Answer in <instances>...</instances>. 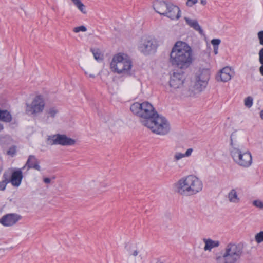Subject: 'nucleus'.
Returning <instances> with one entry per match:
<instances>
[{
    "label": "nucleus",
    "mask_w": 263,
    "mask_h": 263,
    "mask_svg": "<svg viewBox=\"0 0 263 263\" xmlns=\"http://www.w3.org/2000/svg\"><path fill=\"white\" fill-rule=\"evenodd\" d=\"M191 47L185 42H177L170 53V62L180 69L189 67L193 62Z\"/></svg>",
    "instance_id": "nucleus-1"
},
{
    "label": "nucleus",
    "mask_w": 263,
    "mask_h": 263,
    "mask_svg": "<svg viewBox=\"0 0 263 263\" xmlns=\"http://www.w3.org/2000/svg\"><path fill=\"white\" fill-rule=\"evenodd\" d=\"M244 253L242 245L230 242L220 252L214 254V263H240Z\"/></svg>",
    "instance_id": "nucleus-2"
},
{
    "label": "nucleus",
    "mask_w": 263,
    "mask_h": 263,
    "mask_svg": "<svg viewBox=\"0 0 263 263\" xmlns=\"http://www.w3.org/2000/svg\"><path fill=\"white\" fill-rule=\"evenodd\" d=\"M153 8L157 13L172 20L178 19L180 17L179 8L170 2L155 1L153 3Z\"/></svg>",
    "instance_id": "nucleus-3"
},
{
    "label": "nucleus",
    "mask_w": 263,
    "mask_h": 263,
    "mask_svg": "<svg viewBox=\"0 0 263 263\" xmlns=\"http://www.w3.org/2000/svg\"><path fill=\"white\" fill-rule=\"evenodd\" d=\"M142 123L154 133L158 135H166L170 130L168 121L164 117L160 116L158 114L152 120H143Z\"/></svg>",
    "instance_id": "nucleus-4"
},
{
    "label": "nucleus",
    "mask_w": 263,
    "mask_h": 263,
    "mask_svg": "<svg viewBox=\"0 0 263 263\" xmlns=\"http://www.w3.org/2000/svg\"><path fill=\"white\" fill-rule=\"evenodd\" d=\"M234 133L231 135V145L230 152L233 161L238 165L247 168L249 167L252 163V157L251 153L249 151H242L240 149L233 146V137Z\"/></svg>",
    "instance_id": "nucleus-5"
},
{
    "label": "nucleus",
    "mask_w": 263,
    "mask_h": 263,
    "mask_svg": "<svg viewBox=\"0 0 263 263\" xmlns=\"http://www.w3.org/2000/svg\"><path fill=\"white\" fill-rule=\"evenodd\" d=\"M130 109L133 114L144 119V120H152L158 114L153 106L146 101L141 103L135 102L130 106Z\"/></svg>",
    "instance_id": "nucleus-6"
},
{
    "label": "nucleus",
    "mask_w": 263,
    "mask_h": 263,
    "mask_svg": "<svg viewBox=\"0 0 263 263\" xmlns=\"http://www.w3.org/2000/svg\"><path fill=\"white\" fill-rule=\"evenodd\" d=\"M132 61L121 54L115 55L110 63L112 71L118 73H129L132 68Z\"/></svg>",
    "instance_id": "nucleus-7"
},
{
    "label": "nucleus",
    "mask_w": 263,
    "mask_h": 263,
    "mask_svg": "<svg viewBox=\"0 0 263 263\" xmlns=\"http://www.w3.org/2000/svg\"><path fill=\"white\" fill-rule=\"evenodd\" d=\"M45 103L42 96H36L32 100L31 103H26V112L29 115H36L43 111Z\"/></svg>",
    "instance_id": "nucleus-8"
},
{
    "label": "nucleus",
    "mask_w": 263,
    "mask_h": 263,
    "mask_svg": "<svg viewBox=\"0 0 263 263\" xmlns=\"http://www.w3.org/2000/svg\"><path fill=\"white\" fill-rule=\"evenodd\" d=\"M48 144L61 145L63 146L73 145L76 143L74 139L68 137L65 135L55 134L49 136L47 139Z\"/></svg>",
    "instance_id": "nucleus-9"
},
{
    "label": "nucleus",
    "mask_w": 263,
    "mask_h": 263,
    "mask_svg": "<svg viewBox=\"0 0 263 263\" xmlns=\"http://www.w3.org/2000/svg\"><path fill=\"white\" fill-rule=\"evenodd\" d=\"M185 80L184 72L180 70L174 71L170 77L169 82L170 86L172 88V91H175L176 89H180Z\"/></svg>",
    "instance_id": "nucleus-10"
},
{
    "label": "nucleus",
    "mask_w": 263,
    "mask_h": 263,
    "mask_svg": "<svg viewBox=\"0 0 263 263\" xmlns=\"http://www.w3.org/2000/svg\"><path fill=\"white\" fill-rule=\"evenodd\" d=\"M157 47L156 40L152 37H146L139 46V50L144 54H148L151 52H155Z\"/></svg>",
    "instance_id": "nucleus-11"
},
{
    "label": "nucleus",
    "mask_w": 263,
    "mask_h": 263,
    "mask_svg": "<svg viewBox=\"0 0 263 263\" xmlns=\"http://www.w3.org/2000/svg\"><path fill=\"white\" fill-rule=\"evenodd\" d=\"M187 176L180 178L174 184L175 191L183 196H191L189 191L190 186Z\"/></svg>",
    "instance_id": "nucleus-12"
},
{
    "label": "nucleus",
    "mask_w": 263,
    "mask_h": 263,
    "mask_svg": "<svg viewBox=\"0 0 263 263\" xmlns=\"http://www.w3.org/2000/svg\"><path fill=\"white\" fill-rule=\"evenodd\" d=\"M191 195H194L202 191L203 183L201 180L193 175L187 176Z\"/></svg>",
    "instance_id": "nucleus-13"
},
{
    "label": "nucleus",
    "mask_w": 263,
    "mask_h": 263,
    "mask_svg": "<svg viewBox=\"0 0 263 263\" xmlns=\"http://www.w3.org/2000/svg\"><path fill=\"white\" fill-rule=\"evenodd\" d=\"M21 219V216L16 213L7 214L0 219V223L5 227H11Z\"/></svg>",
    "instance_id": "nucleus-14"
},
{
    "label": "nucleus",
    "mask_w": 263,
    "mask_h": 263,
    "mask_svg": "<svg viewBox=\"0 0 263 263\" xmlns=\"http://www.w3.org/2000/svg\"><path fill=\"white\" fill-rule=\"evenodd\" d=\"M5 173H9L10 174L9 181L13 185L17 187L21 184L23 179V174L20 170L14 171L13 173L10 171H7Z\"/></svg>",
    "instance_id": "nucleus-15"
},
{
    "label": "nucleus",
    "mask_w": 263,
    "mask_h": 263,
    "mask_svg": "<svg viewBox=\"0 0 263 263\" xmlns=\"http://www.w3.org/2000/svg\"><path fill=\"white\" fill-rule=\"evenodd\" d=\"M173 92L176 94L177 98L180 99H185L189 97L195 96L193 89L191 90L190 88L184 86L183 85L180 89H176Z\"/></svg>",
    "instance_id": "nucleus-16"
},
{
    "label": "nucleus",
    "mask_w": 263,
    "mask_h": 263,
    "mask_svg": "<svg viewBox=\"0 0 263 263\" xmlns=\"http://www.w3.org/2000/svg\"><path fill=\"white\" fill-rule=\"evenodd\" d=\"M233 72L229 67H225L222 68L217 76V80L222 82H227L231 79Z\"/></svg>",
    "instance_id": "nucleus-17"
},
{
    "label": "nucleus",
    "mask_w": 263,
    "mask_h": 263,
    "mask_svg": "<svg viewBox=\"0 0 263 263\" xmlns=\"http://www.w3.org/2000/svg\"><path fill=\"white\" fill-rule=\"evenodd\" d=\"M202 240L205 245L203 248L205 251L211 252L212 249L218 247L220 245L219 240H214L211 238H203Z\"/></svg>",
    "instance_id": "nucleus-18"
},
{
    "label": "nucleus",
    "mask_w": 263,
    "mask_h": 263,
    "mask_svg": "<svg viewBox=\"0 0 263 263\" xmlns=\"http://www.w3.org/2000/svg\"><path fill=\"white\" fill-rule=\"evenodd\" d=\"M28 168H33L38 171H41L39 161L34 155H29L26 163Z\"/></svg>",
    "instance_id": "nucleus-19"
},
{
    "label": "nucleus",
    "mask_w": 263,
    "mask_h": 263,
    "mask_svg": "<svg viewBox=\"0 0 263 263\" xmlns=\"http://www.w3.org/2000/svg\"><path fill=\"white\" fill-rule=\"evenodd\" d=\"M210 78V73L208 70L203 69L199 71L196 76V79L202 82L204 84H208V81Z\"/></svg>",
    "instance_id": "nucleus-20"
},
{
    "label": "nucleus",
    "mask_w": 263,
    "mask_h": 263,
    "mask_svg": "<svg viewBox=\"0 0 263 263\" xmlns=\"http://www.w3.org/2000/svg\"><path fill=\"white\" fill-rule=\"evenodd\" d=\"M184 20L186 23L190 26V27L193 28L196 31H198L200 34H203V31L196 20H192L187 17H185Z\"/></svg>",
    "instance_id": "nucleus-21"
},
{
    "label": "nucleus",
    "mask_w": 263,
    "mask_h": 263,
    "mask_svg": "<svg viewBox=\"0 0 263 263\" xmlns=\"http://www.w3.org/2000/svg\"><path fill=\"white\" fill-rule=\"evenodd\" d=\"M228 198L230 202L238 203L240 202V198L236 189H232L228 193Z\"/></svg>",
    "instance_id": "nucleus-22"
},
{
    "label": "nucleus",
    "mask_w": 263,
    "mask_h": 263,
    "mask_svg": "<svg viewBox=\"0 0 263 263\" xmlns=\"http://www.w3.org/2000/svg\"><path fill=\"white\" fill-rule=\"evenodd\" d=\"M207 84H204L196 79V81L193 87V90L195 95L201 92L206 86Z\"/></svg>",
    "instance_id": "nucleus-23"
},
{
    "label": "nucleus",
    "mask_w": 263,
    "mask_h": 263,
    "mask_svg": "<svg viewBox=\"0 0 263 263\" xmlns=\"http://www.w3.org/2000/svg\"><path fill=\"white\" fill-rule=\"evenodd\" d=\"M12 117L9 111L7 110L0 109V120L9 123L12 121Z\"/></svg>",
    "instance_id": "nucleus-24"
},
{
    "label": "nucleus",
    "mask_w": 263,
    "mask_h": 263,
    "mask_svg": "<svg viewBox=\"0 0 263 263\" xmlns=\"http://www.w3.org/2000/svg\"><path fill=\"white\" fill-rule=\"evenodd\" d=\"M10 174L9 173H4L3 175V180L0 181V190L4 191L5 190L6 185L9 183V178Z\"/></svg>",
    "instance_id": "nucleus-25"
},
{
    "label": "nucleus",
    "mask_w": 263,
    "mask_h": 263,
    "mask_svg": "<svg viewBox=\"0 0 263 263\" xmlns=\"http://www.w3.org/2000/svg\"><path fill=\"white\" fill-rule=\"evenodd\" d=\"M58 113L59 110L57 107H51L46 110L47 118L48 119L49 117L54 118Z\"/></svg>",
    "instance_id": "nucleus-26"
},
{
    "label": "nucleus",
    "mask_w": 263,
    "mask_h": 263,
    "mask_svg": "<svg viewBox=\"0 0 263 263\" xmlns=\"http://www.w3.org/2000/svg\"><path fill=\"white\" fill-rule=\"evenodd\" d=\"M73 4L78 7V8L84 14L86 13L85 9V6L81 2L80 0H71Z\"/></svg>",
    "instance_id": "nucleus-27"
},
{
    "label": "nucleus",
    "mask_w": 263,
    "mask_h": 263,
    "mask_svg": "<svg viewBox=\"0 0 263 263\" xmlns=\"http://www.w3.org/2000/svg\"><path fill=\"white\" fill-rule=\"evenodd\" d=\"M73 4L78 7V8L84 14L86 13L85 9V6L81 2L80 0H71Z\"/></svg>",
    "instance_id": "nucleus-28"
},
{
    "label": "nucleus",
    "mask_w": 263,
    "mask_h": 263,
    "mask_svg": "<svg viewBox=\"0 0 263 263\" xmlns=\"http://www.w3.org/2000/svg\"><path fill=\"white\" fill-rule=\"evenodd\" d=\"M91 51L92 52L94 58L97 60H102V57L101 55L100 51L98 48H91Z\"/></svg>",
    "instance_id": "nucleus-29"
},
{
    "label": "nucleus",
    "mask_w": 263,
    "mask_h": 263,
    "mask_svg": "<svg viewBox=\"0 0 263 263\" xmlns=\"http://www.w3.org/2000/svg\"><path fill=\"white\" fill-rule=\"evenodd\" d=\"M253 98L252 97L249 96L245 98V105L248 107L250 108L253 105Z\"/></svg>",
    "instance_id": "nucleus-30"
},
{
    "label": "nucleus",
    "mask_w": 263,
    "mask_h": 263,
    "mask_svg": "<svg viewBox=\"0 0 263 263\" xmlns=\"http://www.w3.org/2000/svg\"><path fill=\"white\" fill-rule=\"evenodd\" d=\"M255 239L258 243L263 242V231L259 232L255 235Z\"/></svg>",
    "instance_id": "nucleus-31"
},
{
    "label": "nucleus",
    "mask_w": 263,
    "mask_h": 263,
    "mask_svg": "<svg viewBox=\"0 0 263 263\" xmlns=\"http://www.w3.org/2000/svg\"><path fill=\"white\" fill-rule=\"evenodd\" d=\"M185 157L184 156V154L180 153V152H176L174 154V161L175 162H177L179 160L181 159L182 158Z\"/></svg>",
    "instance_id": "nucleus-32"
},
{
    "label": "nucleus",
    "mask_w": 263,
    "mask_h": 263,
    "mask_svg": "<svg viewBox=\"0 0 263 263\" xmlns=\"http://www.w3.org/2000/svg\"><path fill=\"white\" fill-rule=\"evenodd\" d=\"M253 205L256 208L263 209V202L259 200H255L253 201Z\"/></svg>",
    "instance_id": "nucleus-33"
},
{
    "label": "nucleus",
    "mask_w": 263,
    "mask_h": 263,
    "mask_svg": "<svg viewBox=\"0 0 263 263\" xmlns=\"http://www.w3.org/2000/svg\"><path fill=\"white\" fill-rule=\"evenodd\" d=\"M87 31V28L84 26H80L79 27H74L73 29V31L75 33H78L80 31L85 32Z\"/></svg>",
    "instance_id": "nucleus-34"
},
{
    "label": "nucleus",
    "mask_w": 263,
    "mask_h": 263,
    "mask_svg": "<svg viewBox=\"0 0 263 263\" xmlns=\"http://www.w3.org/2000/svg\"><path fill=\"white\" fill-rule=\"evenodd\" d=\"M16 152V147L15 146H12L10 147L8 150L7 154L8 155L13 156Z\"/></svg>",
    "instance_id": "nucleus-35"
},
{
    "label": "nucleus",
    "mask_w": 263,
    "mask_h": 263,
    "mask_svg": "<svg viewBox=\"0 0 263 263\" xmlns=\"http://www.w3.org/2000/svg\"><path fill=\"white\" fill-rule=\"evenodd\" d=\"M221 42V40L218 39H213L211 41V44L213 45L214 47H218V45L220 44Z\"/></svg>",
    "instance_id": "nucleus-36"
},
{
    "label": "nucleus",
    "mask_w": 263,
    "mask_h": 263,
    "mask_svg": "<svg viewBox=\"0 0 263 263\" xmlns=\"http://www.w3.org/2000/svg\"><path fill=\"white\" fill-rule=\"evenodd\" d=\"M259 61L261 64H263V48H262L259 51Z\"/></svg>",
    "instance_id": "nucleus-37"
},
{
    "label": "nucleus",
    "mask_w": 263,
    "mask_h": 263,
    "mask_svg": "<svg viewBox=\"0 0 263 263\" xmlns=\"http://www.w3.org/2000/svg\"><path fill=\"white\" fill-rule=\"evenodd\" d=\"M258 37L260 44L263 46V31H259L258 33Z\"/></svg>",
    "instance_id": "nucleus-38"
},
{
    "label": "nucleus",
    "mask_w": 263,
    "mask_h": 263,
    "mask_svg": "<svg viewBox=\"0 0 263 263\" xmlns=\"http://www.w3.org/2000/svg\"><path fill=\"white\" fill-rule=\"evenodd\" d=\"M186 5L189 7H192L198 2L197 0H187Z\"/></svg>",
    "instance_id": "nucleus-39"
},
{
    "label": "nucleus",
    "mask_w": 263,
    "mask_h": 263,
    "mask_svg": "<svg viewBox=\"0 0 263 263\" xmlns=\"http://www.w3.org/2000/svg\"><path fill=\"white\" fill-rule=\"evenodd\" d=\"M193 151V149L192 148L187 149V151H186V152L184 154H183L184 157H188L190 156L191 155Z\"/></svg>",
    "instance_id": "nucleus-40"
},
{
    "label": "nucleus",
    "mask_w": 263,
    "mask_h": 263,
    "mask_svg": "<svg viewBox=\"0 0 263 263\" xmlns=\"http://www.w3.org/2000/svg\"><path fill=\"white\" fill-rule=\"evenodd\" d=\"M139 253V251L137 250V249L134 250L133 251L130 250L129 252L130 255H133L134 256H137Z\"/></svg>",
    "instance_id": "nucleus-41"
},
{
    "label": "nucleus",
    "mask_w": 263,
    "mask_h": 263,
    "mask_svg": "<svg viewBox=\"0 0 263 263\" xmlns=\"http://www.w3.org/2000/svg\"><path fill=\"white\" fill-rule=\"evenodd\" d=\"M43 181L47 184H49L51 182V179L49 178H44L43 179Z\"/></svg>",
    "instance_id": "nucleus-42"
},
{
    "label": "nucleus",
    "mask_w": 263,
    "mask_h": 263,
    "mask_svg": "<svg viewBox=\"0 0 263 263\" xmlns=\"http://www.w3.org/2000/svg\"><path fill=\"white\" fill-rule=\"evenodd\" d=\"M213 49L215 54H217L218 53V47H214Z\"/></svg>",
    "instance_id": "nucleus-43"
},
{
    "label": "nucleus",
    "mask_w": 263,
    "mask_h": 263,
    "mask_svg": "<svg viewBox=\"0 0 263 263\" xmlns=\"http://www.w3.org/2000/svg\"><path fill=\"white\" fill-rule=\"evenodd\" d=\"M259 70L260 74L263 76V64H261V66L259 67Z\"/></svg>",
    "instance_id": "nucleus-44"
},
{
    "label": "nucleus",
    "mask_w": 263,
    "mask_h": 263,
    "mask_svg": "<svg viewBox=\"0 0 263 263\" xmlns=\"http://www.w3.org/2000/svg\"><path fill=\"white\" fill-rule=\"evenodd\" d=\"M200 3H201L202 5H206V0H201V1H200Z\"/></svg>",
    "instance_id": "nucleus-45"
},
{
    "label": "nucleus",
    "mask_w": 263,
    "mask_h": 263,
    "mask_svg": "<svg viewBox=\"0 0 263 263\" xmlns=\"http://www.w3.org/2000/svg\"><path fill=\"white\" fill-rule=\"evenodd\" d=\"M260 118L263 120V110L260 111Z\"/></svg>",
    "instance_id": "nucleus-46"
},
{
    "label": "nucleus",
    "mask_w": 263,
    "mask_h": 263,
    "mask_svg": "<svg viewBox=\"0 0 263 263\" xmlns=\"http://www.w3.org/2000/svg\"><path fill=\"white\" fill-rule=\"evenodd\" d=\"M3 128L4 127L3 124L0 123V131L2 130Z\"/></svg>",
    "instance_id": "nucleus-47"
},
{
    "label": "nucleus",
    "mask_w": 263,
    "mask_h": 263,
    "mask_svg": "<svg viewBox=\"0 0 263 263\" xmlns=\"http://www.w3.org/2000/svg\"><path fill=\"white\" fill-rule=\"evenodd\" d=\"M156 263H163V262L161 261L160 259H158L157 261V262Z\"/></svg>",
    "instance_id": "nucleus-48"
},
{
    "label": "nucleus",
    "mask_w": 263,
    "mask_h": 263,
    "mask_svg": "<svg viewBox=\"0 0 263 263\" xmlns=\"http://www.w3.org/2000/svg\"><path fill=\"white\" fill-rule=\"evenodd\" d=\"M89 77H90V78H94L95 76L93 74H89Z\"/></svg>",
    "instance_id": "nucleus-49"
},
{
    "label": "nucleus",
    "mask_w": 263,
    "mask_h": 263,
    "mask_svg": "<svg viewBox=\"0 0 263 263\" xmlns=\"http://www.w3.org/2000/svg\"><path fill=\"white\" fill-rule=\"evenodd\" d=\"M55 178V176H53V177H52V179H54Z\"/></svg>",
    "instance_id": "nucleus-50"
}]
</instances>
